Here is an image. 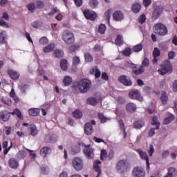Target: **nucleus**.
I'll use <instances>...</instances> for the list:
<instances>
[{
  "mask_svg": "<svg viewBox=\"0 0 177 177\" xmlns=\"http://www.w3.org/2000/svg\"><path fill=\"white\" fill-rule=\"evenodd\" d=\"M100 160H96L93 164V169L96 171V172H98V174H100Z\"/></svg>",
  "mask_w": 177,
  "mask_h": 177,
  "instance_id": "nucleus-36",
  "label": "nucleus"
},
{
  "mask_svg": "<svg viewBox=\"0 0 177 177\" xmlns=\"http://www.w3.org/2000/svg\"><path fill=\"white\" fill-rule=\"evenodd\" d=\"M59 177H68V174L67 173V171H63L59 174Z\"/></svg>",
  "mask_w": 177,
  "mask_h": 177,
  "instance_id": "nucleus-63",
  "label": "nucleus"
},
{
  "mask_svg": "<svg viewBox=\"0 0 177 177\" xmlns=\"http://www.w3.org/2000/svg\"><path fill=\"white\" fill-rule=\"evenodd\" d=\"M63 82L65 85V86H69V85H71L73 82V78L71 76H65Z\"/></svg>",
  "mask_w": 177,
  "mask_h": 177,
  "instance_id": "nucleus-29",
  "label": "nucleus"
},
{
  "mask_svg": "<svg viewBox=\"0 0 177 177\" xmlns=\"http://www.w3.org/2000/svg\"><path fill=\"white\" fill-rule=\"evenodd\" d=\"M10 114H12V115H17L19 120H23V115L19 109H15L13 112L10 113Z\"/></svg>",
  "mask_w": 177,
  "mask_h": 177,
  "instance_id": "nucleus-42",
  "label": "nucleus"
},
{
  "mask_svg": "<svg viewBox=\"0 0 177 177\" xmlns=\"http://www.w3.org/2000/svg\"><path fill=\"white\" fill-rule=\"evenodd\" d=\"M113 17L116 21H121V20L124 19V13L120 10L115 11L113 15Z\"/></svg>",
  "mask_w": 177,
  "mask_h": 177,
  "instance_id": "nucleus-18",
  "label": "nucleus"
},
{
  "mask_svg": "<svg viewBox=\"0 0 177 177\" xmlns=\"http://www.w3.org/2000/svg\"><path fill=\"white\" fill-rule=\"evenodd\" d=\"M1 100L5 104H7V106H10V104H12V101L6 97H2Z\"/></svg>",
  "mask_w": 177,
  "mask_h": 177,
  "instance_id": "nucleus-56",
  "label": "nucleus"
},
{
  "mask_svg": "<svg viewBox=\"0 0 177 177\" xmlns=\"http://www.w3.org/2000/svg\"><path fill=\"white\" fill-rule=\"evenodd\" d=\"M160 49L156 47L153 51V57H158V56H160Z\"/></svg>",
  "mask_w": 177,
  "mask_h": 177,
  "instance_id": "nucleus-59",
  "label": "nucleus"
},
{
  "mask_svg": "<svg viewBox=\"0 0 177 177\" xmlns=\"http://www.w3.org/2000/svg\"><path fill=\"white\" fill-rule=\"evenodd\" d=\"M160 100L162 102V104H167V102H168V94H167V93L164 91L162 92Z\"/></svg>",
  "mask_w": 177,
  "mask_h": 177,
  "instance_id": "nucleus-32",
  "label": "nucleus"
},
{
  "mask_svg": "<svg viewBox=\"0 0 177 177\" xmlns=\"http://www.w3.org/2000/svg\"><path fill=\"white\" fill-rule=\"evenodd\" d=\"M40 169L41 174L44 175H48V174H49V167L47 165H43L41 166Z\"/></svg>",
  "mask_w": 177,
  "mask_h": 177,
  "instance_id": "nucleus-37",
  "label": "nucleus"
},
{
  "mask_svg": "<svg viewBox=\"0 0 177 177\" xmlns=\"http://www.w3.org/2000/svg\"><path fill=\"white\" fill-rule=\"evenodd\" d=\"M7 73L12 80H17L20 77V73L12 69H9Z\"/></svg>",
  "mask_w": 177,
  "mask_h": 177,
  "instance_id": "nucleus-19",
  "label": "nucleus"
},
{
  "mask_svg": "<svg viewBox=\"0 0 177 177\" xmlns=\"http://www.w3.org/2000/svg\"><path fill=\"white\" fill-rule=\"evenodd\" d=\"M151 124H152V125H156L155 129H159L160 122L158 121V119L157 118V117H153L152 118Z\"/></svg>",
  "mask_w": 177,
  "mask_h": 177,
  "instance_id": "nucleus-40",
  "label": "nucleus"
},
{
  "mask_svg": "<svg viewBox=\"0 0 177 177\" xmlns=\"http://www.w3.org/2000/svg\"><path fill=\"white\" fill-rule=\"evenodd\" d=\"M107 157H109V153L108 152L106 151V149H102L101 151V154H100V159L102 161H104L105 160H107Z\"/></svg>",
  "mask_w": 177,
  "mask_h": 177,
  "instance_id": "nucleus-38",
  "label": "nucleus"
},
{
  "mask_svg": "<svg viewBox=\"0 0 177 177\" xmlns=\"http://www.w3.org/2000/svg\"><path fill=\"white\" fill-rule=\"evenodd\" d=\"M164 10V8H162V6H155L153 8V12L152 14V19L153 20H157L160 16L162 14V11Z\"/></svg>",
  "mask_w": 177,
  "mask_h": 177,
  "instance_id": "nucleus-10",
  "label": "nucleus"
},
{
  "mask_svg": "<svg viewBox=\"0 0 177 177\" xmlns=\"http://www.w3.org/2000/svg\"><path fill=\"white\" fill-rule=\"evenodd\" d=\"M92 82L88 79H83L77 83V88L81 93H86L91 89Z\"/></svg>",
  "mask_w": 177,
  "mask_h": 177,
  "instance_id": "nucleus-1",
  "label": "nucleus"
},
{
  "mask_svg": "<svg viewBox=\"0 0 177 177\" xmlns=\"http://www.w3.org/2000/svg\"><path fill=\"white\" fill-rule=\"evenodd\" d=\"M174 118H175L174 117V115H172L171 113H168L167 117L166 118H165L163 120V124L167 125V124H169V122H171Z\"/></svg>",
  "mask_w": 177,
  "mask_h": 177,
  "instance_id": "nucleus-31",
  "label": "nucleus"
},
{
  "mask_svg": "<svg viewBox=\"0 0 177 177\" xmlns=\"http://www.w3.org/2000/svg\"><path fill=\"white\" fill-rule=\"evenodd\" d=\"M86 103L91 106H96L97 104V100L93 97H90L87 99Z\"/></svg>",
  "mask_w": 177,
  "mask_h": 177,
  "instance_id": "nucleus-30",
  "label": "nucleus"
},
{
  "mask_svg": "<svg viewBox=\"0 0 177 177\" xmlns=\"http://www.w3.org/2000/svg\"><path fill=\"white\" fill-rule=\"evenodd\" d=\"M118 81H120L121 84H123V85H125V86H131V85H132L131 79L125 75L120 76L118 77Z\"/></svg>",
  "mask_w": 177,
  "mask_h": 177,
  "instance_id": "nucleus-14",
  "label": "nucleus"
},
{
  "mask_svg": "<svg viewBox=\"0 0 177 177\" xmlns=\"http://www.w3.org/2000/svg\"><path fill=\"white\" fill-rule=\"evenodd\" d=\"M137 153H138L141 160H145L146 161V168L147 171L150 170V162H149V156H147V153L142 151L141 149H136Z\"/></svg>",
  "mask_w": 177,
  "mask_h": 177,
  "instance_id": "nucleus-8",
  "label": "nucleus"
},
{
  "mask_svg": "<svg viewBox=\"0 0 177 177\" xmlns=\"http://www.w3.org/2000/svg\"><path fill=\"white\" fill-rule=\"evenodd\" d=\"M132 175L133 177H145L146 172L143 168L140 167H134L132 171Z\"/></svg>",
  "mask_w": 177,
  "mask_h": 177,
  "instance_id": "nucleus-11",
  "label": "nucleus"
},
{
  "mask_svg": "<svg viewBox=\"0 0 177 177\" xmlns=\"http://www.w3.org/2000/svg\"><path fill=\"white\" fill-rule=\"evenodd\" d=\"M72 165L75 171L84 169V160L80 157H75L72 160Z\"/></svg>",
  "mask_w": 177,
  "mask_h": 177,
  "instance_id": "nucleus-6",
  "label": "nucleus"
},
{
  "mask_svg": "<svg viewBox=\"0 0 177 177\" xmlns=\"http://www.w3.org/2000/svg\"><path fill=\"white\" fill-rule=\"evenodd\" d=\"M143 49V45L142 44H137L133 47V52H140Z\"/></svg>",
  "mask_w": 177,
  "mask_h": 177,
  "instance_id": "nucleus-49",
  "label": "nucleus"
},
{
  "mask_svg": "<svg viewBox=\"0 0 177 177\" xmlns=\"http://www.w3.org/2000/svg\"><path fill=\"white\" fill-rule=\"evenodd\" d=\"M53 56L57 59H62L64 56V53L61 49H55L53 53Z\"/></svg>",
  "mask_w": 177,
  "mask_h": 177,
  "instance_id": "nucleus-23",
  "label": "nucleus"
},
{
  "mask_svg": "<svg viewBox=\"0 0 177 177\" xmlns=\"http://www.w3.org/2000/svg\"><path fill=\"white\" fill-rule=\"evenodd\" d=\"M26 156H27V153H26V151H19L17 154V157L19 160L24 158V157H26Z\"/></svg>",
  "mask_w": 177,
  "mask_h": 177,
  "instance_id": "nucleus-44",
  "label": "nucleus"
},
{
  "mask_svg": "<svg viewBox=\"0 0 177 177\" xmlns=\"http://www.w3.org/2000/svg\"><path fill=\"white\" fill-rule=\"evenodd\" d=\"M53 49H55V44H49L48 45L43 48L44 53L53 52Z\"/></svg>",
  "mask_w": 177,
  "mask_h": 177,
  "instance_id": "nucleus-26",
  "label": "nucleus"
},
{
  "mask_svg": "<svg viewBox=\"0 0 177 177\" xmlns=\"http://www.w3.org/2000/svg\"><path fill=\"white\" fill-rule=\"evenodd\" d=\"M0 120L1 121H3V122L9 121L10 120V113L6 111H0Z\"/></svg>",
  "mask_w": 177,
  "mask_h": 177,
  "instance_id": "nucleus-16",
  "label": "nucleus"
},
{
  "mask_svg": "<svg viewBox=\"0 0 177 177\" xmlns=\"http://www.w3.org/2000/svg\"><path fill=\"white\" fill-rule=\"evenodd\" d=\"M136 109H137V107H136V104H135V103L130 102L126 105V110L129 113H135V111H136Z\"/></svg>",
  "mask_w": 177,
  "mask_h": 177,
  "instance_id": "nucleus-21",
  "label": "nucleus"
},
{
  "mask_svg": "<svg viewBox=\"0 0 177 177\" xmlns=\"http://www.w3.org/2000/svg\"><path fill=\"white\" fill-rule=\"evenodd\" d=\"M90 73L93 74V75H95V78H99V77H100L101 72L97 68V66L93 67L91 69Z\"/></svg>",
  "mask_w": 177,
  "mask_h": 177,
  "instance_id": "nucleus-24",
  "label": "nucleus"
},
{
  "mask_svg": "<svg viewBox=\"0 0 177 177\" xmlns=\"http://www.w3.org/2000/svg\"><path fill=\"white\" fill-rule=\"evenodd\" d=\"M30 115L32 117H37V115H39V109H30L28 111Z\"/></svg>",
  "mask_w": 177,
  "mask_h": 177,
  "instance_id": "nucleus-35",
  "label": "nucleus"
},
{
  "mask_svg": "<svg viewBox=\"0 0 177 177\" xmlns=\"http://www.w3.org/2000/svg\"><path fill=\"white\" fill-rule=\"evenodd\" d=\"M8 37V34L6 33V31L3 30L0 32V44H5L6 42V38Z\"/></svg>",
  "mask_w": 177,
  "mask_h": 177,
  "instance_id": "nucleus-28",
  "label": "nucleus"
},
{
  "mask_svg": "<svg viewBox=\"0 0 177 177\" xmlns=\"http://www.w3.org/2000/svg\"><path fill=\"white\" fill-rule=\"evenodd\" d=\"M60 67L63 71H67L68 68V62L66 59H62L60 61Z\"/></svg>",
  "mask_w": 177,
  "mask_h": 177,
  "instance_id": "nucleus-25",
  "label": "nucleus"
},
{
  "mask_svg": "<svg viewBox=\"0 0 177 177\" xmlns=\"http://www.w3.org/2000/svg\"><path fill=\"white\" fill-rule=\"evenodd\" d=\"M150 64V61L149 59L145 58L142 62V66L136 71V74H142L143 71H145L144 67H149V64Z\"/></svg>",
  "mask_w": 177,
  "mask_h": 177,
  "instance_id": "nucleus-17",
  "label": "nucleus"
},
{
  "mask_svg": "<svg viewBox=\"0 0 177 177\" xmlns=\"http://www.w3.org/2000/svg\"><path fill=\"white\" fill-rule=\"evenodd\" d=\"M111 17V10H108L104 13V19L106 21H110Z\"/></svg>",
  "mask_w": 177,
  "mask_h": 177,
  "instance_id": "nucleus-46",
  "label": "nucleus"
},
{
  "mask_svg": "<svg viewBox=\"0 0 177 177\" xmlns=\"http://www.w3.org/2000/svg\"><path fill=\"white\" fill-rule=\"evenodd\" d=\"M147 153L149 157H151L153 156V153H154V147L153 146V145H151L149 146V149L147 150Z\"/></svg>",
  "mask_w": 177,
  "mask_h": 177,
  "instance_id": "nucleus-58",
  "label": "nucleus"
},
{
  "mask_svg": "<svg viewBox=\"0 0 177 177\" xmlns=\"http://www.w3.org/2000/svg\"><path fill=\"white\" fill-rule=\"evenodd\" d=\"M129 97L130 99H136V100H138V102H143V97H142L138 90L131 91L129 93Z\"/></svg>",
  "mask_w": 177,
  "mask_h": 177,
  "instance_id": "nucleus-9",
  "label": "nucleus"
},
{
  "mask_svg": "<svg viewBox=\"0 0 177 177\" xmlns=\"http://www.w3.org/2000/svg\"><path fill=\"white\" fill-rule=\"evenodd\" d=\"M95 124H96V122L94 120H91V122L86 123L84 126V133H86V135L92 134V132H93V127L92 125H95Z\"/></svg>",
  "mask_w": 177,
  "mask_h": 177,
  "instance_id": "nucleus-13",
  "label": "nucleus"
},
{
  "mask_svg": "<svg viewBox=\"0 0 177 177\" xmlns=\"http://www.w3.org/2000/svg\"><path fill=\"white\" fill-rule=\"evenodd\" d=\"M141 8L142 7L140 6V4L139 3H134L131 7V10L133 12V13H139V12H140Z\"/></svg>",
  "mask_w": 177,
  "mask_h": 177,
  "instance_id": "nucleus-27",
  "label": "nucleus"
},
{
  "mask_svg": "<svg viewBox=\"0 0 177 177\" xmlns=\"http://www.w3.org/2000/svg\"><path fill=\"white\" fill-rule=\"evenodd\" d=\"M0 27H3L4 28H9V24L8 22L5 21L3 19H0Z\"/></svg>",
  "mask_w": 177,
  "mask_h": 177,
  "instance_id": "nucleus-53",
  "label": "nucleus"
},
{
  "mask_svg": "<svg viewBox=\"0 0 177 177\" xmlns=\"http://www.w3.org/2000/svg\"><path fill=\"white\" fill-rule=\"evenodd\" d=\"M124 56H130L131 53H132V50L131 49V48H126L123 52H122Z\"/></svg>",
  "mask_w": 177,
  "mask_h": 177,
  "instance_id": "nucleus-52",
  "label": "nucleus"
},
{
  "mask_svg": "<svg viewBox=\"0 0 177 177\" xmlns=\"http://www.w3.org/2000/svg\"><path fill=\"white\" fill-rule=\"evenodd\" d=\"M88 5L91 9H96L99 6V1L97 0H91Z\"/></svg>",
  "mask_w": 177,
  "mask_h": 177,
  "instance_id": "nucleus-33",
  "label": "nucleus"
},
{
  "mask_svg": "<svg viewBox=\"0 0 177 177\" xmlns=\"http://www.w3.org/2000/svg\"><path fill=\"white\" fill-rule=\"evenodd\" d=\"M84 58H85V61L87 62L88 63L91 62H93V57H92V55H91L89 53H86L84 54Z\"/></svg>",
  "mask_w": 177,
  "mask_h": 177,
  "instance_id": "nucleus-43",
  "label": "nucleus"
},
{
  "mask_svg": "<svg viewBox=\"0 0 177 177\" xmlns=\"http://www.w3.org/2000/svg\"><path fill=\"white\" fill-rule=\"evenodd\" d=\"M145 21H146V15H142L139 18V23H140V24H143V23H145Z\"/></svg>",
  "mask_w": 177,
  "mask_h": 177,
  "instance_id": "nucleus-62",
  "label": "nucleus"
},
{
  "mask_svg": "<svg viewBox=\"0 0 177 177\" xmlns=\"http://www.w3.org/2000/svg\"><path fill=\"white\" fill-rule=\"evenodd\" d=\"M173 91L174 92H177V80L173 83Z\"/></svg>",
  "mask_w": 177,
  "mask_h": 177,
  "instance_id": "nucleus-64",
  "label": "nucleus"
},
{
  "mask_svg": "<svg viewBox=\"0 0 177 177\" xmlns=\"http://www.w3.org/2000/svg\"><path fill=\"white\" fill-rule=\"evenodd\" d=\"M32 27H33V28H38V27H39V26H41V22L38 21H33L31 24Z\"/></svg>",
  "mask_w": 177,
  "mask_h": 177,
  "instance_id": "nucleus-60",
  "label": "nucleus"
},
{
  "mask_svg": "<svg viewBox=\"0 0 177 177\" xmlns=\"http://www.w3.org/2000/svg\"><path fill=\"white\" fill-rule=\"evenodd\" d=\"M107 27L105 24H101L98 27V32L100 34H104L106 32Z\"/></svg>",
  "mask_w": 177,
  "mask_h": 177,
  "instance_id": "nucleus-41",
  "label": "nucleus"
},
{
  "mask_svg": "<svg viewBox=\"0 0 177 177\" xmlns=\"http://www.w3.org/2000/svg\"><path fill=\"white\" fill-rule=\"evenodd\" d=\"M29 133L32 136H37L38 135V129H37L35 124H30L29 126Z\"/></svg>",
  "mask_w": 177,
  "mask_h": 177,
  "instance_id": "nucleus-22",
  "label": "nucleus"
},
{
  "mask_svg": "<svg viewBox=\"0 0 177 177\" xmlns=\"http://www.w3.org/2000/svg\"><path fill=\"white\" fill-rule=\"evenodd\" d=\"M114 158V150L111 149L108 152V157H106V160L110 161Z\"/></svg>",
  "mask_w": 177,
  "mask_h": 177,
  "instance_id": "nucleus-51",
  "label": "nucleus"
},
{
  "mask_svg": "<svg viewBox=\"0 0 177 177\" xmlns=\"http://www.w3.org/2000/svg\"><path fill=\"white\" fill-rule=\"evenodd\" d=\"M62 39L66 45H73V44L75 42L74 34L68 30H65L63 32Z\"/></svg>",
  "mask_w": 177,
  "mask_h": 177,
  "instance_id": "nucleus-2",
  "label": "nucleus"
},
{
  "mask_svg": "<svg viewBox=\"0 0 177 177\" xmlns=\"http://www.w3.org/2000/svg\"><path fill=\"white\" fill-rule=\"evenodd\" d=\"M83 13L86 19L91 20L92 21H93L96 17H97V14L95 12V11L86 10L83 12Z\"/></svg>",
  "mask_w": 177,
  "mask_h": 177,
  "instance_id": "nucleus-12",
  "label": "nucleus"
},
{
  "mask_svg": "<svg viewBox=\"0 0 177 177\" xmlns=\"http://www.w3.org/2000/svg\"><path fill=\"white\" fill-rule=\"evenodd\" d=\"M116 45H122L124 44V40L122 39V36L118 35L115 39Z\"/></svg>",
  "mask_w": 177,
  "mask_h": 177,
  "instance_id": "nucleus-47",
  "label": "nucleus"
},
{
  "mask_svg": "<svg viewBox=\"0 0 177 177\" xmlns=\"http://www.w3.org/2000/svg\"><path fill=\"white\" fill-rule=\"evenodd\" d=\"M84 153L88 160H92L95 156L93 153V149L91 148V145H84Z\"/></svg>",
  "mask_w": 177,
  "mask_h": 177,
  "instance_id": "nucleus-7",
  "label": "nucleus"
},
{
  "mask_svg": "<svg viewBox=\"0 0 177 177\" xmlns=\"http://www.w3.org/2000/svg\"><path fill=\"white\" fill-rule=\"evenodd\" d=\"M153 30L158 35H167L168 34V29L165 25L161 23L156 24L153 27Z\"/></svg>",
  "mask_w": 177,
  "mask_h": 177,
  "instance_id": "nucleus-3",
  "label": "nucleus"
},
{
  "mask_svg": "<svg viewBox=\"0 0 177 177\" xmlns=\"http://www.w3.org/2000/svg\"><path fill=\"white\" fill-rule=\"evenodd\" d=\"M27 8L28 10H30V12H32V10L35 9V4H34V3H30L28 5Z\"/></svg>",
  "mask_w": 177,
  "mask_h": 177,
  "instance_id": "nucleus-61",
  "label": "nucleus"
},
{
  "mask_svg": "<svg viewBox=\"0 0 177 177\" xmlns=\"http://www.w3.org/2000/svg\"><path fill=\"white\" fill-rule=\"evenodd\" d=\"M81 63V59H80V57L75 56L73 58V66H78Z\"/></svg>",
  "mask_w": 177,
  "mask_h": 177,
  "instance_id": "nucleus-45",
  "label": "nucleus"
},
{
  "mask_svg": "<svg viewBox=\"0 0 177 177\" xmlns=\"http://www.w3.org/2000/svg\"><path fill=\"white\" fill-rule=\"evenodd\" d=\"M119 125L120 129L122 131V135L124 138H127V132H125V127L124 126V122L122 120L119 121Z\"/></svg>",
  "mask_w": 177,
  "mask_h": 177,
  "instance_id": "nucleus-39",
  "label": "nucleus"
},
{
  "mask_svg": "<svg viewBox=\"0 0 177 177\" xmlns=\"http://www.w3.org/2000/svg\"><path fill=\"white\" fill-rule=\"evenodd\" d=\"M158 73H159L160 75H164L167 73H172V65H171V62H169V61H165L160 66V68L158 70Z\"/></svg>",
  "mask_w": 177,
  "mask_h": 177,
  "instance_id": "nucleus-5",
  "label": "nucleus"
},
{
  "mask_svg": "<svg viewBox=\"0 0 177 177\" xmlns=\"http://www.w3.org/2000/svg\"><path fill=\"white\" fill-rule=\"evenodd\" d=\"M48 42L49 40L45 37H43L39 39V44H41V45H48Z\"/></svg>",
  "mask_w": 177,
  "mask_h": 177,
  "instance_id": "nucleus-54",
  "label": "nucleus"
},
{
  "mask_svg": "<svg viewBox=\"0 0 177 177\" xmlns=\"http://www.w3.org/2000/svg\"><path fill=\"white\" fill-rule=\"evenodd\" d=\"M116 169L121 174H125L129 169V163L125 160H119L116 165Z\"/></svg>",
  "mask_w": 177,
  "mask_h": 177,
  "instance_id": "nucleus-4",
  "label": "nucleus"
},
{
  "mask_svg": "<svg viewBox=\"0 0 177 177\" xmlns=\"http://www.w3.org/2000/svg\"><path fill=\"white\" fill-rule=\"evenodd\" d=\"M98 118H100L101 122H106V121H109V120H110V118L104 116L103 113H98Z\"/></svg>",
  "mask_w": 177,
  "mask_h": 177,
  "instance_id": "nucleus-50",
  "label": "nucleus"
},
{
  "mask_svg": "<svg viewBox=\"0 0 177 177\" xmlns=\"http://www.w3.org/2000/svg\"><path fill=\"white\" fill-rule=\"evenodd\" d=\"M145 125V122L142 120H138L134 122V128H142Z\"/></svg>",
  "mask_w": 177,
  "mask_h": 177,
  "instance_id": "nucleus-48",
  "label": "nucleus"
},
{
  "mask_svg": "<svg viewBox=\"0 0 177 177\" xmlns=\"http://www.w3.org/2000/svg\"><path fill=\"white\" fill-rule=\"evenodd\" d=\"M73 115L77 120H80V118H82V111H81L80 109H76L75 111H73Z\"/></svg>",
  "mask_w": 177,
  "mask_h": 177,
  "instance_id": "nucleus-34",
  "label": "nucleus"
},
{
  "mask_svg": "<svg viewBox=\"0 0 177 177\" xmlns=\"http://www.w3.org/2000/svg\"><path fill=\"white\" fill-rule=\"evenodd\" d=\"M176 56V54L174 51L170 50L168 53V58L169 60H173V59H175V57Z\"/></svg>",
  "mask_w": 177,
  "mask_h": 177,
  "instance_id": "nucleus-57",
  "label": "nucleus"
},
{
  "mask_svg": "<svg viewBox=\"0 0 177 177\" xmlns=\"http://www.w3.org/2000/svg\"><path fill=\"white\" fill-rule=\"evenodd\" d=\"M50 153H52V149L49 147H43L39 151V154L43 158H46V156H48Z\"/></svg>",
  "mask_w": 177,
  "mask_h": 177,
  "instance_id": "nucleus-15",
  "label": "nucleus"
},
{
  "mask_svg": "<svg viewBox=\"0 0 177 177\" xmlns=\"http://www.w3.org/2000/svg\"><path fill=\"white\" fill-rule=\"evenodd\" d=\"M71 46H69L68 50L71 52V53H73L75 50H77L78 49V45L77 44H69Z\"/></svg>",
  "mask_w": 177,
  "mask_h": 177,
  "instance_id": "nucleus-55",
  "label": "nucleus"
},
{
  "mask_svg": "<svg viewBox=\"0 0 177 177\" xmlns=\"http://www.w3.org/2000/svg\"><path fill=\"white\" fill-rule=\"evenodd\" d=\"M10 168H12V169H16L19 167V161L15 158H10L8 161Z\"/></svg>",
  "mask_w": 177,
  "mask_h": 177,
  "instance_id": "nucleus-20",
  "label": "nucleus"
}]
</instances>
